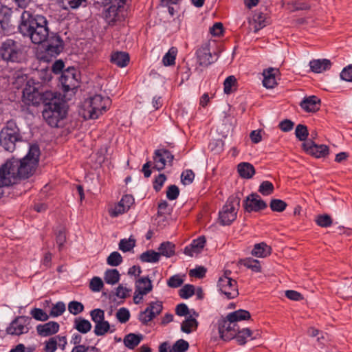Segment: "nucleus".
<instances>
[{"instance_id": "a18cd8bd", "label": "nucleus", "mask_w": 352, "mask_h": 352, "mask_svg": "<svg viewBox=\"0 0 352 352\" xmlns=\"http://www.w3.org/2000/svg\"><path fill=\"white\" fill-rule=\"evenodd\" d=\"M122 262V257L118 252H113L107 258V263L109 265L116 267Z\"/></svg>"}, {"instance_id": "a211bd4d", "label": "nucleus", "mask_w": 352, "mask_h": 352, "mask_svg": "<svg viewBox=\"0 0 352 352\" xmlns=\"http://www.w3.org/2000/svg\"><path fill=\"white\" fill-rule=\"evenodd\" d=\"M163 309L161 301L151 302L144 311H141L139 320L143 324H147L154 318L159 315Z\"/></svg>"}, {"instance_id": "4c0bfd02", "label": "nucleus", "mask_w": 352, "mask_h": 352, "mask_svg": "<svg viewBox=\"0 0 352 352\" xmlns=\"http://www.w3.org/2000/svg\"><path fill=\"white\" fill-rule=\"evenodd\" d=\"M75 328L82 333H86L91 330V324L87 320L78 318L75 320Z\"/></svg>"}, {"instance_id": "39448f33", "label": "nucleus", "mask_w": 352, "mask_h": 352, "mask_svg": "<svg viewBox=\"0 0 352 352\" xmlns=\"http://www.w3.org/2000/svg\"><path fill=\"white\" fill-rule=\"evenodd\" d=\"M23 136L16 121L8 120L0 131V145L7 151L13 152L16 142H21Z\"/></svg>"}, {"instance_id": "7c9ffc66", "label": "nucleus", "mask_w": 352, "mask_h": 352, "mask_svg": "<svg viewBox=\"0 0 352 352\" xmlns=\"http://www.w3.org/2000/svg\"><path fill=\"white\" fill-rule=\"evenodd\" d=\"M287 7L291 12H296L309 10L311 5L307 0H294L289 1Z\"/></svg>"}, {"instance_id": "20e7f679", "label": "nucleus", "mask_w": 352, "mask_h": 352, "mask_svg": "<svg viewBox=\"0 0 352 352\" xmlns=\"http://www.w3.org/2000/svg\"><path fill=\"white\" fill-rule=\"evenodd\" d=\"M0 57L7 63H21L26 59L25 47L17 41L7 38L0 45Z\"/></svg>"}, {"instance_id": "49530a36", "label": "nucleus", "mask_w": 352, "mask_h": 352, "mask_svg": "<svg viewBox=\"0 0 352 352\" xmlns=\"http://www.w3.org/2000/svg\"><path fill=\"white\" fill-rule=\"evenodd\" d=\"M30 314L35 320L38 321H46L50 318V314H47L42 309L34 308L31 310Z\"/></svg>"}, {"instance_id": "a878e982", "label": "nucleus", "mask_w": 352, "mask_h": 352, "mask_svg": "<svg viewBox=\"0 0 352 352\" xmlns=\"http://www.w3.org/2000/svg\"><path fill=\"white\" fill-rule=\"evenodd\" d=\"M135 289L140 294H147L153 289V285L148 276L140 277L136 280Z\"/></svg>"}, {"instance_id": "f3484780", "label": "nucleus", "mask_w": 352, "mask_h": 352, "mask_svg": "<svg viewBox=\"0 0 352 352\" xmlns=\"http://www.w3.org/2000/svg\"><path fill=\"white\" fill-rule=\"evenodd\" d=\"M305 151L316 157L321 158L327 157L329 153V146L325 144H317L313 140H308L302 144Z\"/></svg>"}, {"instance_id": "f8f14e48", "label": "nucleus", "mask_w": 352, "mask_h": 352, "mask_svg": "<svg viewBox=\"0 0 352 352\" xmlns=\"http://www.w3.org/2000/svg\"><path fill=\"white\" fill-rule=\"evenodd\" d=\"M78 78L79 74L75 67H69L64 69L59 79L63 91L68 92L77 89L79 84Z\"/></svg>"}, {"instance_id": "1a4fd4ad", "label": "nucleus", "mask_w": 352, "mask_h": 352, "mask_svg": "<svg viewBox=\"0 0 352 352\" xmlns=\"http://www.w3.org/2000/svg\"><path fill=\"white\" fill-rule=\"evenodd\" d=\"M251 319L250 313L245 309H239L230 313L227 316L223 318L219 323V327H221V329H228L230 331L232 329V334L235 333V329L239 327L238 322L242 320H248Z\"/></svg>"}, {"instance_id": "5fc2aeb1", "label": "nucleus", "mask_w": 352, "mask_h": 352, "mask_svg": "<svg viewBox=\"0 0 352 352\" xmlns=\"http://www.w3.org/2000/svg\"><path fill=\"white\" fill-rule=\"evenodd\" d=\"M103 286V282L100 277L94 276L90 280L89 288L92 292H98L102 289Z\"/></svg>"}, {"instance_id": "6e6d98bb", "label": "nucleus", "mask_w": 352, "mask_h": 352, "mask_svg": "<svg viewBox=\"0 0 352 352\" xmlns=\"http://www.w3.org/2000/svg\"><path fill=\"white\" fill-rule=\"evenodd\" d=\"M236 79L234 76H229L226 78L223 82V91L226 94L232 92V87L236 85Z\"/></svg>"}, {"instance_id": "4468645a", "label": "nucleus", "mask_w": 352, "mask_h": 352, "mask_svg": "<svg viewBox=\"0 0 352 352\" xmlns=\"http://www.w3.org/2000/svg\"><path fill=\"white\" fill-rule=\"evenodd\" d=\"M217 286L219 290L227 299H233L239 296L237 282L236 280L222 276L219 278Z\"/></svg>"}, {"instance_id": "680f3d73", "label": "nucleus", "mask_w": 352, "mask_h": 352, "mask_svg": "<svg viewBox=\"0 0 352 352\" xmlns=\"http://www.w3.org/2000/svg\"><path fill=\"white\" fill-rule=\"evenodd\" d=\"M91 320L96 324L104 319V312L100 309H95L90 313Z\"/></svg>"}, {"instance_id": "4be33fe9", "label": "nucleus", "mask_w": 352, "mask_h": 352, "mask_svg": "<svg viewBox=\"0 0 352 352\" xmlns=\"http://www.w3.org/2000/svg\"><path fill=\"white\" fill-rule=\"evenodd\" d=\"M300 106L306 112H316L320 109V100L316 96L305 97Z\"/></svg>"}, {"instance_id": "c756f323", "label": "nucleus", "mask_w": 352, "mask_h": 352, "mask_svg": "<svg viewBox=\"0 0 352 352\" xmlns=\"http://www.w3.org/2000/svg\"><path fill=\"white\" fill-rule=\"evenodd\" d=\"M272 253V248L265 243L262 242L254 245L252 254L256 257L265 258Z\"/></svg>"}, {"instance_id": "864d4df0", "label": "nucleus", "mask_w": 352, "mask_h": 352, "mask_svg": "<svg viewBox=\"0 0 352 352\" xmlns=\"http://www.w3.org/2000/svg\"><path fill=\"white\" fill-rule=\"evenodd\" d=\"M68 310L73 315H78L84 310V305L78 301H72L68 305Z\"/></svg>"}, {"instance_id": "09e8293b", "label": "nucleus", "mask_w": 352, "mask_h": 352, "mask_svg": "<svg viewBox=\"0 0 352 352\" xmlns=\"http://www.w3.org/2000/svg\"><path fill=\"white\" fill-rule=\"evenodd\" d=\"M195 294V287L192 285H185L179 291V295L182 298L188 299Z\"/></svg>"}, {"instance_id": "9d476101", "label": "nucleus", "mask_w": 352, "mask_h": 352, "mask_svg": "<svg viewBox=\"0 0 352 352\" xmlns=\"http://www.w3.org/2000/svg\"><path fill=\"white\" fill-rule=\"evenodd\" d=\"M232 329H230V331H228V329H221V327H219V333L220 334V336L222 340H230L233 338L236 339V342L240 345L245 344L247 341L248 338H250V340H252V331L248 329V328H243L242 329H240V327H236L235 329V333L234 335H232Z\"/></svg>"}, {"instance_id": "ea45409f", "label": "nucleus", "mask_w": 352, "mask_h": 352, "mask_svg": "<svg viewBox=\"0 0 352 352\" xmlns=\"http://www.w3.org/2000/svg\"><path fill=\"white\" fill-rule=\"evenodd\" d=\"M110 329V325L108 321H105L104 320L103 321H100V322H97L95 325L94 328V333L96 336H103L106 333L108 332V331Z\"/></svg>"}, {"instance_id": "412c9836", "label": "nucleus", "mask_w": 352, "mask_h": 352, "mask_svg": "<svg viewBox=\"0 0 352 352\" xmlns=\"http://www.w3.org/2000/svg\"><path fill=\"white\" fill-rule=\"evenodd\" d=\"M279 74L277 68L269 67L263 72V85L267 89L274 88L276 85V76Z\"/></svg>"}, {"instance_id": "a19ab883", "label": "nucleus", "mask_w": 352, "mask_h": 352, "mask_svg": "<svg viewBox=\"0 0 352 352\" xmlns=\"http://www.w3.org/2000/svg\"><path fill=\"white\" fill-rule=\"evenodd\" d=\"M287 206V204L285 201L278 199H272L270 204L271 210L274 212H278L284 211Z\"/></svg>"}, {"instance_id": "79ce46f5", "label": "nucleus", "mask_w": 352, "mask_h": 352, "mask_svg": "<svg viewBox=\"0 0 352 352\" xmlns=\"http://www.w3.org/2000/svg\"><path fill=\"white\" fill-rule=\"evenodd\" d=\"M128 210L125 208V206L123 205L120 201L116 204L113 208H111L109 210V214L110 217L114 218L117 217L120 214H122L125 212H126Z\"/></svg>"}, {"instance_id": "58836bf2", "label": "nucleus", "mask_w": 352, "mask_h": 352, "mask_svg": "<svg viewBox=\"0 0 352 352\" xmlns=\"http://www.w3.org/2000/svg\"><path fill=\"white\" fill-rule=\"evenodd\" d=\"M274 187L273 184L270 181H263L261 183L258 192L264 196H268L274 192Z\"/></svg>"}, {"instance_id": "2f4dec72", "label": "nucleus", "mask_w": 352, "mask_h": 352, "mask_svg": "<svg viewBox=\"0 0 352 352\" xmlns=\"http://www.w3.org/2000/svg\"><path fill=\"white\" fill-rule=\"evenodd\" d=\"M158 250L159 252L157 253L160 254V256L170 258L175 254V245L170 241L163 242L160 245Z\"/></svg>"}, {"instance_id": "6ab92c4d", "label": "nucleus", "mask_w": 352, "mask_h": 352, "mask_svg": "<svg viewBox=\"0 0 352 352\" xmlns=\"http://www.w3.org/2000/svg\"><path fill=\"white\" fill-rule=\"evenodd\" d=\"M197 63L200 66L208 67L213 63L217 58L213 59L208 44H204L196 51Z\"/></svg>"}, {"instance_id": "0e129e2a", "label": "nucleus", "mask_w": 352, "mask_h": 352, "mask_svg": "<svg viewBox=\"0 0 352 352\" xmlns=\"http://www.w3.org/2000/svg\"><path fill=\"white\" fill-rule=\"evenodd\" d=\"M206 269L204 267L199 266L195 269H192L189 272L190 276L202 278L205 276Z\"/></svg>"}, {"instance_id": "bf43d9fd", "label": "nucleus", "mask_w": 352, "mask_h": 352, "mask_svg": "<svg viewBox=\"0 0 352 352\" xmlns=\"http://www.w3.org/2000/svg\"><path fill=\"white\" fill-rule=\"evenodd\" d=\"M116 317L121 323L126 322L130 318L129 311L124 307H122L116 313Z\"/></svg>"}, {"instance_id": "603ef678", "label": "nucleus", "mask_w": 352, "mask_h": 352, "mask_svg": "<svg viewBox=\"0 0 352 352\" xmlns=\"http://www.w3.org/2000/svg\"><path fill=\"white\" fill-rule=\"evenodd\" d=\"M316 222L320 227L328 228L332 224V219L329 214H320L316 217Z\"/></svg>"}, {"instance_id": "de8ad7c7", "label": "nucleus", "mask_w": 352, "mask_h": 352, "mask_svg": "<svg viewBox=\"0 0 352 352\" xmlns=\"http://www.w3.org/2000/svg\"><path fill=\"white\" fill-rule=\"evenodd\" d=\"M195 175L191 169H186L181 174V182L186 186L192 184L194 181Z\"/></svg>"}, {"instance_id": "bb28decb", "label": "nucleus", "mask_w": 352, "mask_h": 352, "mask_svg": "<svg viewBox=\"0 0 352 352\" xmlns=\"http://www.w3.org/2000/svg\"><path fill=\"white\" fill-rule=\"evenodd\" d=\"M110 60L119 67H124L129 64L130 56L127 52L118 51L112 53Z\"/></svg>"}, {"instance_id": "9b49d317", "label": "nucleus", "mask_w": 352, "mask_h": 352, "mask_svg": "<svg viewBox=\"0 0 352 352\" xmlns=\"http://www.w3.org/2000/svg\"><path fill=\"white\" fill-rule=\"evenodd\" d=\"M32 318L25 316L16 317L6 328L8 334L20 336L29 332L31 329Z\"/></svg>"}, {"instance_id": "393cba45", "label": "nucleus", "mask_w": 352, "mask_h": 352, "mask_svg": "<svg viewBox=\"0 0 352 352\" xmlns=\"http://www.w3.org/2000/svg\"><path fill=\"white\" fill-rule=\"evenodd\" d=\"M331 62L329 59H314L309 62L310 69L314 73H322L330 69Z\"/></svg>"}, {"instance_id": "cd10ccee", "label": "nucleus", "mask_w": 352, "mask_h": 352, "mask_svg": "<svg viewBox=\"0 0 352 352\" xmlns=\"http://www.w3.org/2000/svg\"><path fill=\"white\" fill-rule=\"evenodd\" d=\"M237 170L242 178L250 179L255 174V168L249 162H241L237 166Z\"/></svg>"}, {"instance_id": "aec40b11", "label": "nucleus", "mask_w": 352, "mask_h": 352, "mask_svg": "<svg viewBox=\"0 0 352 352\" xmlns=\"http://www.w3.org/2000/svg\"><path fill=\"white\" fill-rule=\"evenodd\" d=\"M67 344L65 336H55L45 342V350L46 352H54L58 347L60 350H65Z\"/></svg>"}, {"instance_id": "f704fd0d", "label": "nucleus", "mask_w": 352, "mask_h": 352, "mask_svg": "<svg viewBox=\"0 0 352 352\" xmlns=\"http://www.w3.org/2000/svg\"><path fill=\"white\" fill-rule=\"evenodd\" d=\"M197 326L198 322L197 320L192 317V316H190L182 323L181 329L184 333H190L192 331V329H196Z\"/></svg>"}, {"instance_id": "37998d69", "label": "nucleus", "mask_w": 352, "mask_h": 352, "mask_svg": "<svg viewBox=\"0 0 352 352\" xmlns=\"http://www.w3.org/2000/svg\"><path fill=\"white\" fill-rule=\"evenodd\" d=\"M189 344L187 341L179 339L175 342L168 352H185L188 349Z\"/></svg>"}, {"instance_id": "0eeeda50", "label": "nucleus", "mask_w": 352, "mask_h": 352, "mask_svg": "<svg viewBox=\"0 0 352 352\" xmlns=\"http://www.w3.org/2000/svg\"><path fill=\"white\" fill-rule=\"evenodd\" d=\"M241 195L242 192H236L229 197L219 213V219L221 225H230L236 219Z\"/></svg>"}, {"instance_id": "052dcab7", "label": "nucleus", "mask_w": 352, "mask_h": 352, "mask_svg": "<svg viewBox=\"0 0 352 352\" xmlns=\"http://www.w3.org/2000/svg\"><path fill=\"white\" fill-rule=\"evenodd\" d=\"M166 180V177L164 173L159 174L157 177H155L153 181V188L156 192H159L161 190L164 182Z\"/></svg>"}, {"instance_id": "338daca9", "label": "nucleus", "mask_w": 352, "mask_h": 352, "mask_svg": "<svg viewBox=\"0 0 352 352\" xmlns=\"http://www.w3.org/2000/svg\"><path fill=\"white\" fill-rule=\"evenodd\" d=\"M210 32L215 36H219L223 34V26L220 22L215 23L210 28Z\"/></svg>"}, {"instance_id": "f03ea898", "label": "nucleus", "mask_w": 352, "mask_h": 352, "mask_svg": "<svg viewBox=\"0 0 352 352\" xmlns=\"http://www.w3.org/2000/svg\"><path fill=\"white\" fill-rule=\"evenodd\" d=\"M49 24L45 16L36 13L32 9L22 12L18 23L19 32L32 43L40 45L47 43L44 54L40 57L41 60L46 62L56 57L64 48L62 38L58 33L50 31Z\"/></svg>"}, {"instance_id": "4d7b16f0", "label": "nucleus", "mask_w": 352, "mask_h": 352, "mask_svg": "<svg viewBox=\"0 0 352 352\" xmlns=\"http://www.w3.org/2000/svg\"><path fill=\"white\" fill-rule=\"evenodd\" d=\"M179 195V189L176 185H170L167 188L166 197L169 200H175Z\"/></svg>"}, {"instance_id": "13d9d810", "label": "nucleus", "mask_w": 352, "mask_h": 352, "mask_svg": "<svg viewBox=\"0 0 352 352\" xmlns=\"http://www.w3.org/2000/svg\"><path fill=\"white\" fill-rule=\"evenodd\" d=\"M184 283V280L178 274L173 275L169 278L167 281V285L171 288H177L180 287Z\"/></svg>"}, {"instance_id": "3c124183", "label": "nucleus", "mask_w": 352, "mask_h": 352, "mask_svg": "<svg viewBox=\"0 0 352 352\" xmlns=\"http://www.w3.org/2000/svg\"><path fill=\"white\" fill-rule=\"evenodd\" d=\"M65 311V305L63 302H58L55 305H53L51 311L50 312V316L58 317L62 315Z\"/></svg>"}, {"instance_id": "c85d7f7f", "label": "nucleus", "mask_w": 352, "mask_h": 352, "mask_svg": "<svg viewBox=\"0 0 352 352\" xmlns=\"http://www.w3.org/2000/svg\"><path fill=\"white\" fill-rule=\"evenodd\" d=\"M143 338L144 336L142 334L131 333L124 336L123 342L125 346L133 350L140 343Z\"/></svg>"}, {"instance_id": "8fccbe9b", "label": "nucleus", "mask_w": 352, "mask_h": 352, "mask_svg": "<svg viewBox=\"0 0 352 352\" xmlns=\"http://www.w3.org/2000/svg\"><path fill=\"white\" fill-rule=\"evenodd\" d=\"M135 245V241L131 239H121L119 243V249L124 252L131 251Z\"/></svg>"}, {"instance_id": "dca6fc26", "label": "nucleus", "mask_w": 352, "mask_h": 352, "mask_svg": "<svg viewBox=\"0 0 352 352\" xmlns=\"http://www.w3.org/2000/svg\"><path fill=\"white\" fill-rule=\"evenodd\" d=\"M243 207L245 212L249 213L258 212L267 208V203L263 200L260 195L256 192H252L244 199Z\"/></svg>"}, {"instance_id": "7ed1b4c3", "label": "nucleus", "mask_w": 352, "mask_h": 352, "mask_svg": "<svg viewBox=\"0 0 352 352\" xmlns=\"http://www.w3.org/2000/svg\"><path fill=\"white\" fill-rule=\"evenodd\" d=\"M40 155L38 145L34 144L30 145L28 153L23 158L10 159L19 180L28 179L34 174L38 166Z\"/></svg>"}, {"instance_id": "c9c22d12", "label": "nucleus", "mask_w": 352, "mask_h": 352, "mask_svg": "<svg viewBox=\"0 0 352 352\" xmlns=\"http://www.w3.org/2000/svg\"><path fill=\"white\" fill-rule=\"evenodd\" d=\"M120 276L116 269H109L104 272V279L107 284L114 285L119 281Z\"/></svg>"}, {"instance_id": "72a5a7b5", "label": "nucleus", "mask_w": 352, "mask_h": 352, "mask_svg": "<svg viewBox=\"0 0 352 352\" xmlns=\"http://www.w3.org/2000/svg\"><path fill=\"white\" fill-rule=\"evenodd\" d=\"M241 265L252 270L254 272H260L261 271V266L259 261L252 258H245L240 260Z\"/></svg>"}, {"instance_id": "473e14b6", "label": "nucleus", "mask_w": 352, "mask_h": 352, "mask_svg": "<svg viewBox=\"0 0 352 352\" xmlns=\"http://www.w3.org/2000/svg\"><path fill=\"white\" fill-rule=\"evenodd\" d=\"M160 258V254L153 250H147L140 255V259L143 263H157Z\"/></svg>"}, {"instance_id": "774afa93", "label": "nucleus", "mask_w": 352, "mask_h": 352, "mask_svg": "<svg viewBox=\"0 0 352 352\" xmlns=\"http://www.w3.org/2000/svg\"><path fill=\"white\" fill-rule=\"evenodd\" d=\"M294 123L288 119H285L279 123V128L284 132H289L292 130Z\"/></svg>"}, {"instance_id": "e433bc0d", "label": "nucleus", "mask_w": 352, "mask_h": 352, "mask_svg": "<svg viewBox=\"0 0 352 352\" xmlns=\"http://www.w3.org/2000/svg\"><path fill=\"white\" fill-rule=\"evenodd\" d=\"M177 50L171 47L162 58V63L165 66H172L175 64Z\"/></svg>"}, {"instance_id": "6e6552de", "label": "nucleus", "mask_w": 352, "mask_h": 352, "mask_svg": "<svg viewBox=\"0 0 352 352\" xmlns=\"http://www.w3.org/2000/svg\"><path fill=\"white\" fill-rule=\"evenodd\" d=\"M126 0H111V2L104 4H111L104 12V19L109 25H114L118 21L124 19V5Z\"/></svg>"}, {"instance_id": "69168bd1", "label": "nucleus", "mask_w": 352, "mask_h": 352, "mask_svg": "<svg viewBox=\"0 0 352 352\" xmlns=\"http://www.w3.org/2000/svg\"><path fill=\"white\" fill-rule=\"evenodd\" d=\"M340 78L343 80L352 82V65L344 67L340 73Z\"/></svg>"}, {"instance_id": "2eb2a0df", "label": "nucleus", "mask_w": 352, "mask_h": 352, "mask_svg": "<svg viewBox=\"0 0 352 352\" xmlns=\"http://www.w3.org/2000/svg\"><path fill=\"white\" fill-rule=\"evenodd\" d=\"M153 168L160 171L165 168L166 165L173 166L174 155L166 148L157 149L153 155Z\"/></svg>"}, {"instance_id": "5701e85b", "label": "nucleus", "mask_w": 352, "mask_h": 352, "mask_svg": "<svg viewBox=\"0 0 352 352\" xmlns=\"http://www.w3.org/2000/svg\"><path fill=\"white\" fill-rule=\"evenodd\" d=\"M206 240L205 236H199L195 239L192 243L184 248V254L192 256L194 254H198L201 252L206 244Z\"/></svg>"}, {"instance_id": "c03bdc74", "label": "nucleus", "mask_w": 352, "mask_h": 352, "mask_svg": "<svg viewBox=\"0 0 352 352\" xmlns=\"http://www.w3.org/2000/svg\"><path fill=\"white\" fill-rule=\"evenodd\" d=\"M295 135L300 141H306L309 135L307 126L301 124H298L295 130Z\"/></svg>"}, {"instance_id": "e2e57ef3", "label": "nucleus", "mask_w": 352, "mask_h": 352, "mask_svg": "<svg viewBox=\"0 0 352 352\" xmlns=\"http://www.w3.org/2000/svg\"><path fill=\"white\" fill-rule=\"evenodd\" d=\"M65 241H66L65 232L63 228H61L56 233V242L58 245L59 251H61L62 248H63L64 243H65Z\"/></svg>"}, {"instance_id": "ddd939ff", "label": "nucleus", "mask_w": 352, "mask_h": 352, "mask_svg": "<svg viewBox=\"0 0 352 352\" xmlns=\"http://www.w3.org/2000/svg\"><path fill=\"white\" fill-rule=\"evenodd\" d=\"M19 181L10 159L0 166V188L9 187Z\"/></svg>"}, {"instance_id": "f257e3e1", "label": "nucleus", "mask_w": 352, "mask_h": 352, "mask_svg": "<svg viewBox=\"0 0 352 352\" xmlns=\"http://www.w3.org/2000/svg\"><path fill=\"white\" fill-rule=\"evenodd\" d=\"M41 82L34 78L29 79L23 90V102L28 105H44L42 115L46 122L52 127H58V123L67 115L65 102L62 101L57 94L49 91L46 82L51 80V73L48 69L39 72Z\"/></svg>"}, {"instance_id": "b1692460", "label": "nucleus", "mask_w": 352, "mask_h": 352, "mask_svg": "<svg viewBox=\"0 0 352 352\" xmlns=\"http://www.w3.org/2000/svg\"><path fill=\"white\" fill-rule=\"evenodd\" d=\"M59 324L54 321H50L36 327L38 333L41 336H49L57 333L59 330Z\"/></svg>"}, {"instance_id": "423d86ee", "label": "nucleus", "mask_w": 352, "mask_h": 352, "mask_svg": "<svg viewBox=\"0 0 352 352\" xmlns=\"http://www.w3.org/2000/svg\"><path fill=\"white\" fill-rule=\"evenodd\" d=\"M111 104L109 97L96 94L85 101V113L89 119H97L109 109Z\"/></svg>"}]
</instances>
